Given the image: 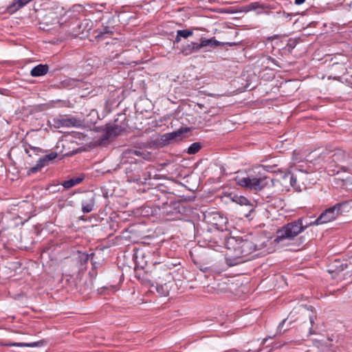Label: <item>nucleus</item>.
<instances>
[{
  "mask_svg": "<svg viewBox=\"0 0 352 352\" xmlns=\"http://www.w3.org/2000/svg\"><path fill=\"white\" fill-rule=\"evenodd\" d=\"M261 249L254 241L252 236L243 237L230 236L227 241V250L225 260L230 266H235L245 261L244 257L251 254L256 250Z\"/></svg>",
  "mask_w": 352,
  "mask_h": 352,
  "instance_id": "nucleus-1",
  "label": "nucleus"
},
{
  "mask_svg": "<svg viewBox=\"0 0 352 352\" xmlns=\"http://www.w3.org/2000/svg\"><path fill=\"white\" fill-rule=\"evenodd\" d=\"M307 217H300L289 222L276 231L274 242L280 243L285 241H292L303 232L308 227L313 226Z\"/></svg>",
  "mask_w": 352,
  "mask_h": 352,
  "instance_id": "nucleus-2",
  "label": "nucleus"
},
{
  "mask_svg": "<svg viewBox=\"0 0 352 352\" xmlns=\"http://www.w3.org/2000/svg\"><path fill=\"white\" fill-rule=\"evenodd\" d=\"M186 212V208L180 201L170 200L158 210H151V215H158L159 218L165 221H176L183 218Z\"/></svg>",
  "mask_w": 352,
  "mask_h": 352,
  "instance_id": "nucleus-3",
  "label": "nucleus"
},
{
  "mask_svg": "<svg viewBox=\"0 0 352 352\" xmlns=\"http://www.w3.org/2000/svg\"><path fill=\"white\" fill-rule=\"evenodd\" d=\"M200 237L199 243L202 242L204 245L215 251H221L224 248L227 249V241L230 239L228 233L219 230L203 231Z\"/></svg>",
  "mask_w": 352,
  "mask_h": 352,
  "instance_id": "nucleus-4",
  "label": "nucleus"
},
{
  "mask_svg": "<svg viewBox=\"0 0 352 352\" xmlns=\"http://www.w3.org/2000/svg\"><path fill=\"white\" fill-rule=\"evenodd\" d=\"M241 42L222 43L214 39V38H207L201 36L199 42L191 41L184 45L181 48V53L184 56H189L193 53L198 52L201 48L210 47L214 48L217 46L228 45L230 47L240 45Z\"/></svg>",
  "mask_w": 352,
  "mask_h": 352,
  "instance_id": "nucleus-5",
  "label": "nucleus"
},
{
  "mask_svg": "<svg viewBox=\"0 0 352 352\" xmlns=\"http://www.w3.org/2000/svg\"><path fill=\"white\" fill-rule=\"evenodd\" d=\"M142 161H130L125 167L124 172L129 182L144 184L148 179V172L144 170Z\"/></svg>",
  "mask_w": 352,
  "mask_h": 352,
  "instance_id": "nucleus-6",
  "label": "nucleus"
},
{
  "mask_svg": "<svg viewBox=\"0 0 352 352\" xmlns=\"http://www.w3.org/2000/svg\"><path fill=\"white\" fill-rule=\"evenodd\" d=\"M349 208V201L338 203L334 206L326 209L314 221H311L314 226L322 225L333 221L343 212L348 211Z\"/></svg>",
  "mask_w": 352,
  "mask_h": 352,
  "instance_id": "nucleus-7",
  "label": "nucleus"
},
{
  "mask_svg": "<svg viewBox=\"0 0 352 352\" xmlns=\"http://www.w3.org/2000/svg\"><path fill=\"white\" fill-rule=\"evenodd\" d=\"M270 177L259 175L258 176L249 175L246 177H241L236 179V183L242 187L251 190H261L269 185L272 182Z\"/></svg>",
  "mask_w": 352,
  "mask_h": 352,
  "instance_id": "nucleus-8",
  "label": "nucleus"
},
{
  "mask_svg": "<svg viewBox=\"0 0 352 352\" xmlns=\"http://www.w3.org/2000/svg\"><path fill=\"white\" fill-rule=\"evenodd\" d=\"M176 265L173 263H157L153 270L152 271V278L154 279L155 283L159 282L162 283V282H174V276L173 275L172 270L173 267H175Z\"/></svg>",
  "mask_w": 352,
  "mask_h": 352,
  "instance_id": "nucleus-9",
  "label": "nucleus"
},
{
  "mask_svg": "<svg viewBox=\"0 0 352 352\" xmlns=\"http://www.w3.org/2000/svg\"><path fill=\"white\" fill-rule=\"evenodd\" d=\"M150 194L153 196V201L155 202L154 209L158 210V208L164 206V204L172 200V195L168 192L166 187L164 185H159L156 188L151 189Z\"/></svg>",
  "mask_w": 352,
  "mask_h": 352,
  "instance_id": "nucleus-10",
  "label": "nucleus"
},
{
  "mask_svg": "<svg viewBox=\"0 0 352 352\" xmlns=\"http://www.w3.org/2000/svg\"><path fill=\"white\" fill-rule=\"evenodd\" d=\"M58 157L57 152L52 151L48 154L40 155L35 166L30 168L27 170V175H30L40 171L43 167L50 165V164Z\"/></svg>",
  "mask_w": 352,
  "mask_h": 352,
  "instance_id": "nucleus-11",
  "label": "nucleus"
},
{
  "mask_svg": "<svg viewBox=\"0 0 352 352\" xmlns=\"http://www.w3.org/2000/svg\"><path fill=\"white\" fill-rule=\"evenodd\" d=\"M124 157L128 160L135 162L144 160H150L151 159V153L146 150L137 148H127L123 152Z\"/></svg>",
  "mask_w": 352,
  "mask_h": 352,
  "instance_id": "nucleus-12",
  "label": "nucleus"
},
{
  "mask_svg": "<svg viewBox=\"0 0 352 352\" xmlns=\"http://www.w3.org/2000/svg\"><path fill=\"white\" fill-rule=\"evenodd\" d=\"M102 133L98 138V142L100 143H103L105 141L109 140L110 138L116 137L120 135L122 133L113 125L111 124H107L102 129Z\"/></svg>",
  "mask_w": 352,
  "mask_h": 352,
  "instance_id": "nucleus-13",
  "label": "nucleus"
},
{
  "mask_svg": "<svg viewBox=\"0 0 352 352\" xmlns=\"http://www.w3.org/2000/svg\"><path fill=\"white\" fill-rule=\"evenodd\" d=\"M96 209V195L88 193L81 200V210L83 213H89Z\"/></svg>",
  "mask_w": 352,
  "mask_h": 352,
  "instance_id": "nucleus-14",
  "label": "nucleus"
},
{
  "mask_svg": "<svg viewBox=\"0 0 352 352\" xmlns=\"http://www.w3.org/2000/svg\"><path fill=\"white\" fill-rule=\"evenodd\" d=\"M278 3L274 2L272 3H265L261 1L252 2L247 4L243 7V10L245 12H250L252 10H257L258 8L263 10L267 9H277Z\"/></svg>",
  "mask_w": 352,
  "mask_h": 352,
  "instance_id": "nucleus-15",
  "label": "nucleus"
},
{
  "mask_svg": "<svg viewBox=\"0 0 352 352\" xmlns=\"http://www.w3.org/2000/svg\"><path fill=\"white\" fill-rule=\"evenodd\" d=\"M77 255L76 263L78 266V270L83 272L87 270L88 261H92V259L95 256V253L91 252V254H88L85 252L78 251Z\"/></svg>",
  "mask_w": 352,
  "mask_h": 352,
  "instance_id": "nucleus-16",
  "label": "nucleus"
},
{
  "mask_svg": "<svg viewBox=\"0 0 352 352\" xmlns=\"http://www.w3.org/2000/svg\"><path fill=\"white\" fill-rule=\"evenodd\" d=\"M53 126L56 129L60 127H73L78 125V120L76 118H65L62 116L54 118L53 119Z\"/></svg>",
  "mask_w": 352,
  "mask_h": 352,
  "instance_id": "nucleus-17",
  "label": "nucleus"
},
{
  "mask_svg": "<svg viewBox=\"0 0 352 352\" xmlns=\"http://www.w3.org/2000/svg\"><path fill=\"white\" fill-rule=\"evenodd\" d=\"M351 264H349L347 261L344 260L340 259H335L330 263L328 266V272L332 273H339L349 267V265Z\"/></svg>",
  "mask_w": 352,
  "mask_h": 352,
  "instance_id": "nucleus-18",
  "label": "nucleus"
},
{
  "mask_svg": "<svg viewBox=\"0 0 352 352\" xmlns=\"http://www.w3.org/2000/svg\"><path fill=\"white\" fill-rule=\"evenodd\" d=\"M331 75L329 78H333L336 80H340L341 76L344 75L346 72V68L343 63H334L330 67Z\"/></svg>",
  "mask_w": 352,
  "mask_h": 352,
  "instance_id": "nucleus-19",
  "label": "nucleus"
},
{
  "mask_svg": "<svg viewBox=\"0 0 352 352\" xmlns=\"http://www.w3.org/2000/svg\"><path fill=\"white\" fill-rule=\"evenodd\" d=\"M174 285V282H162L160 283L159 282H156L151 284V287H154L156 292L162 296H168L169 295L170 291L171 290L173 286Z\"/></svg>",
  "mask_w": 352,
  "mask_h": 352,
  "instance_id": "nucleus-20",
  "label": "nucleus"
},
{
  "mask_svg": "<svg viewBox=\"0 0 352 352\" xmlns=\"http://www.w3.org/2000/svg\"><path fill=\"white\" fill-rule=\"evenodd\" d=\"M314 322V318L313 316H310L309 318V321L303 322L298 327V330L299 331L300 336L303 340H305V338H308L313 333L312 327Z\"/></svg>",
  "mask_w": 352,
  "mask_h": 352,
  "instance_id": "nucleus-21",
  "label": "nucleus"
},
{
  "mask_svg": "<svg viewBox=\"0 0 352 352\" xmlns=\"http://www.w3.org/2000/svg\"><path fill=\"white\" fill-rule=\"evenodd\" d=\"M113 124L120 131V133L126 131L128 127L126 114L124 113H118L117 115V118L114 120Z\"/></svg>",
  "mask_w": 352,
  "mask_h": 352,
  "instance_id": "nucleus-22",
  "label": "nucleus"
},
{
  "mask_svg": "<svg viewBox=\"0 0 352 352\" xmlns=\"http://www.w3.org/2000/svg\"><path fill=\"white\" fill-rule=\"evenodd\" d=\"M270 15L278 19L279 22L282 23H287L292 19V14L283 10L279 4L276 10H272V14Z\"/></svg>",
  "mask_w": 352,
  "mask_h": 352,
  "instance_id": "nucleus-23",
  "label": "nucleus"
},
{
  "mask_svg": "<svg viewBox=\"0 0 352 352\" xmlns=\"http://www.w3.org/2000/svg\"><path fill=\"white\" fill-rule=\"evenodd\" d=\"M23 146L24 147L25 153L30 158H33L34 155L39 157L41 155L47 152V151L43 150L41 148L33 146L29 144H24Z\"/></svg>",
  "mask_w": 352,
  "mask_h": 352,
  "instance_id": "nucleus-24",
  "label": "nucleus"
},
{
  "mask_svg": "<svg viewBox=\"0 0 352 352\" xmlns=\"http://www.w3.org/2000/svg\"><path fill=\"white\" fill-rule=\"evenodd\" d=\"M171 142H172L170 141L168 133L157 136L155 140H152L151 142L153 146L160 148L164 147Z\"/></svg>",
  "mask_w": 352,
  "mask_h": 352,
  "instance_id": "nucleus-25",
  "label": "nucleus"
},
{
  "mask_svg": "<svg viewBox=\"0 0 352 352\" xmlns=\"http://www.w3.org/2000/svg\"><path fill=\"white\" fill-rule=\"evenodd\" d=\"M190 131L188 127H182L177 131L171 133H168V135L170 139V141H179L185 138V133Z\"/></svg>",
  "mask_w": 352,
  "mask_h": 352,
  "instance_id": "nucleus-26",
  "label": "nucleus"
},
{
  "mask_svg": "<svg viewBox=\"0 0 352 352\" xmlns=\"http://www.w3.org/2000/svg\"><path fill=\"white\" fill-rule=\"evenodd\" d=\"M49 71V66L46 64H39L34 67L30 71L32 77H40L45 75Z\"/></svg>",
  "mask_w": 352,
  "mask_h": 352,
  "instance_id": "nucleus-27",
  "label": "nucleus"
},
{
  "mask_svg": "<svg viewBox=\"0 0 352 352\" xmlns=\"http://www.w3.org/2000/svg\"><path fill=\"white\" fill-rule=\"evenodd\" d=\"M113 27L104 26L101 29L95 30V33L96 34L95 36L96 39L98 41L102 40L104 38L107 37L106 35H111L113 33Z\"/></svg>",
  "mask_w": 352,
  "mask_h": 352,
  "instance_id": "nucleus-28",
  "label": "nucleus"
},
{
  "mask_svg": "<svg viewBox=\"0 0 352 352\" xmlns=\"http://www.w3.org/2000/svg\"><path fill=\"white\" fill-rule=\"evenodd\" d=\"M331 158L332 159L333 162L339 165L340 164L344 162L347 158V155L344 151L338 150L333 153V154L331 156Z\"/></svg>",
  "mask_w": 352,
  "mask_h": 352,
  "instance_id": "nucleus-29",
  "label": "nucleus"
},
{
  "mask_svg": "<svg viewBox=\"0 0 352 352\" xmlns=\"http://www.w3.org/2000/svg\"><path fill=\"white\" fill-rule=\"evenodd\" d=\"M79 34H82L83 36H87L89 31L91 30L92 22L89 19H85L78 25Z\"/></svg>",
  "mask_w": 352,
  "mask_h": 352,
  "instance_id": "nucleus-30",
  "label": "nucleus"
},
{
  "mask_svg": "<svg viewBox=\"0 0 352 352\" xmlns=\"http://www.w3.org/2000/svg\"><path fill=\"white\" fill-rule=\"evenodd\" d=\"M84 180L83 177H72L67 180H65L63 182L62 186L66 188L69 189L79 184H80Z\"/></svg>",
  "mask_w": 352,
  "mask_h": 352,
  "instance_id": "nucleus-31",
  "label": "nucleus"
},
{
  "mask_svg": "<svg viewBox=\"0 0 352 352\" xmlns=\"http://www.w3.org/2000/svg\"><path fill=\"white\" fill-rule=\"evenodd\" d=\"M283 179H289L290 185L296 190H300V186L297 184L296 177L290 172H285L283 176Z\"/></svg>",
  "mask_w": 352,
  "mask_h": 352,
  "instance_id": "nucleus-32",
  "label": "nucleus"
},
{
  "mask_svg": "<svg viewBox=\"0 0 352 352\" xmlns=\"http://www.w3.org/2000/svg\"><path fill=\"white\" fill-rule=\"evenodd\" d=\"M229 197L233 202H235L240 206L250 205L249 200L244 196L230 193Z\"/></svg>",
  "mask_w": 352,
  "mask_h": 352,
  "instance_id": "nucleus-33",
  "label": "nucleus"
},
{
  "mask_svg": "<svg viewBox=\"0 0 352 352\" xmlns=\"http://www.w3.org/2000/svg\"><path fill=\"white\" fill-rule=\"evenodd\" d=\"M287 318H285L282 320V322L278 324L277 328V333L281 335L285 332L289 331L292 328V324H293V321H289L287 322Z\"/></svg>",
  "mask_w": 352,
  "mask_h": 352,
  "instance_id": "nucleus-34",
  "label": "nucleus"
},
{
  "mask_svg": "<svg viewBox=\"0 0 352 352\" xmlns=\"http://www.w3.org/2000/svg\"><path fill=\"white\" fill-rule=\"evenodd\" d=\"M300 42V38H289L287 40V43L285 46V49L289 52H291L295 47L297 45V44Z\"/></svg>",
  "mask_w": 352,
  "mask_h": 352,
  "instance_id": "nucleus-35",
  "label": "nucleus"
},
{
  "mask_svg": "<svg viewBox=\"0 0 352 352\" xmlns=\"http://www.w3.org/2000/svg\"><path fill=\"white\" fill-rule=\"evenodd\" d=\"M5 346H28V347H34V346H39L40 342H30V343H23V342H12L6 344Z\"/></svg>",
  "mask_w": 352,
  "mask_h": 352,
  "instance_id": "nucleus-36",
  "label": "nucleus"
},
{
  "mask_svg": "<svg viewBox=\"0 0 352 352\" xmlns=\"http://www.w3.org/2000/svg\"><path fill=\"white\" fill-rule=\"evenodd\" d=\"M201 143L199 142H194L190 145L188 148L187 153L189 155H194L199 152V151L201 148Z\"/></svg>",
  "mask_w": 352,
  "mask_h": 352,
  "instance_id": "nucleus-37",
  "label": "nucleus"
},
{
  "mask_svg": "<svg viewBox=\"0 0 352 352\" xmlns=\"http://www.w3.org/2000/svg\"><path fill=\"white\" fill-rule=\"evenodd\" d=\"M179 32V36H181L182 38H188L189 36L193 35V30L186 29V30H177Z\"/></svg>",
  "mask_w": 352,
  "mask_h": 352,
  "instance_id": "nucleus-38",
  "label": "nucleus"
},
{
  "mask_svg": "<svg viewBox=\"0 0 352 352\" xmlns=\"http://www.w3.org/2000/svg\"><path fill=\"white\" fill-rule=\"evenodd\" d=\"M276 62H277L276 60H275L274 58H272L270 56H265V57H264L263 58V63L262 64H265L266 65V67H268L270 63H273L275 65H277Z\"/></svg>",
  "mask_w": 352,
  "mask_h": 352,
  "instance_id": "nucleus-39",
  "label": "nucleus"
},
{
  "mask_svg": "<svg viewBox=\"0 0 352 352\" xmlns=\"http://www.w3.org/2000/svg\"><path fill=\"white\" fill-rule=\"evenodd\" d=\"M91 263L92 265V269H91V271L89 272V274L93 276H96L97 275L96 269L98 267L100 263L98 262L94 261V258L92 259V261H91Z\"/></svg>",
  "mask_w": 352,
  "mask_h": 352,
  "instance_id": "nucleus-40",
  "label": "nucleus"
},
{
  "mask_svg": "<svg viewBox=\"0 0 352 352\" xmlns=\"http://www.w3.org/2000/svg\"><path fill=\"white\" fill-rule=\"evenodd\" d=\"M195 264L199 268V270L204 272H207L210 270V267L206 265V264H201L197 261H194ZM208 264V263H207Z\"/></svg>",
  "mask_w": 352,
  "mask_h": 352,
  "instance_id": "nucleus-41",
  "label": "nucleus"
},
{
  "mask_svg": "<svg viewBox=\"0 0 352 352\" xmlns=\"http://www.w3.org/2000/svg\"><path fill=\"white\" fill-rule=\"evenodd\" d=\"M80 81L78 80H76V79H69L67 80H65L63 82V84L65 85V86H67V87H73V86H77L78 85Z\"/></svg>",
  "mask_w": 352,
  "mask_h": 352,
  "instance_id": "nucleus-42",
  "label": "nucleus"
},
{
  "mask_svg": "<svg viewBox=\"0 0 352 352\" xmlns=\"http://www.w3.org/2000/svg\"><path fill=\"white\" fill-rule=\"evenodd\" d=\"M272 10L273 9L263 10L261 8H258L257 10L255 11L256 14H265L267 15H270L271 14H272Z\"/></svg>",
  "mask_w": 352,
  "mask_h": 352,
  "instance_id": "nucleus-43",
  "label": "nucleus"
},
{
  "mask_svg": "<svg viewBox=\"0 0 352 352\" xmlns=\"http://www.w3.org/2000/svg\"><path fill=\"white\" fill-rule=\"evenodd\" d=\"M125 52L126 51H124V50H122L120 53H116V54H114V52H112L109 56L112 59H116V58H118L122 54H124Z\"/></svg>",
  "mask_w": 352,
  "mask_h": 352,
  "instance_id": "nucleus-44",
  "label": "nucleus"
},
{
  "mask_svg": "<svg viewBox=\"0 0 352 352\" xmlns=\"http://www.w3.org/2000/svg\"><path fill=\"white\" fill-rule=\"evenodd\" d=\"M182 36H179V32L177 31V34L174 40V43H179L181 41Z\"/></svg>",
  "mask_w": 352,
  "mask_h": 352,
  "instance_id": "nucleus-45",
  "label": "nucleus"
},
{
  "mask_svg": "<svg viewBox=\"0 0 352 352\" xmlns=\"http://www.w3.org/2000/svg\"><path fill=\"white\" fill-rule=\"evenodd\" d=\"M305 1V0H295V1H294V3H295V4H296V5H301V4H302Z\"/></svg>",
  "mask_w": 352,
  "mask_h": 352,
  "instance_id": "nucleus-46",
  "label": "nucleus"
},
{
  "mask_svg": "<svg viewBox=\"0 0 352 352\" xmlns=\"http://www.w3.org/2000/svg\"><path fill=\"white\" fill-rule=\"evenodd\" d=\"M118 62H119L120 63H121V64H123V65H124V64H127V65H128V64H129V62H124V61H120H120H118Z\"/></svg>",
  "mask_w": 352,
  "mask_h": 352,
  "instance_id": "nucleus-47",
  "label": "nucleus"
},
{
  "mask_svg": "<svg viewBox=\"0 0 352 352\" xmlns=\"http://www.w3.org/2000/svg\"><path fill=\"white\" fill-rule=\"evenodd\" d=\"M32 162H28V164H31Z\"/></svg>",
  "mask_w": 352,
  "mask_h": 352,
  "instance_id": "nucleus-48",
  "label": "nucleus"
},
{
  "mask_svg": "<svg viewBox=\"0 0 352 352\" xmlns=\"http://www.w3.org/2000/svg\"><path fill=\"white\" fill-rule=\"evenodd\" d=\"M3 345H4V344H0V346H3Z\"/></svg>",
  "mask_w": 352,
  "mask_h": 352,
  "instance_id": "nucleus-49",
  "label": "nucleus"
},
{
  "mask_svg": "<svg viewBox=\"0 0 352 352\" xmlns=\"http://www.w3.org/2000/svg\"><path fill=\"white\" fill-rule=\"evenodd\" d=\"M350 268H351V270L352 271V267H350Z\"/></svg>",
  "mask_w": 352,
  "mask_h": 352,
  "instance_id": "nucleus-50",
  "label": "nucleus"
},
{
  "mask_svg": "<svg viewBox=\"0 0 352 352\" xmlns=\"http://www.w3.org/2000/svg\"><path fill=\"white\" fill-rule=\"evenodd\" d=\"M351 5H352V1H351Z\"/></svg>",
  "mask_w": 352,
  "mask_h": 352,
  "instance_id": "nucleus-51",
  "label": "nucleus"
}]
</instances>
